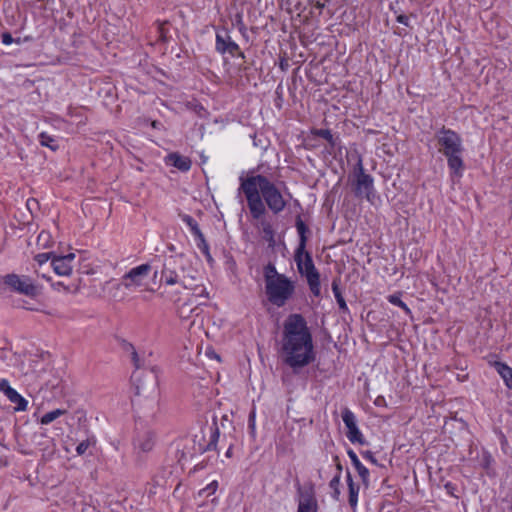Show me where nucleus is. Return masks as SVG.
I'll return each mask as SVG.
<instances>
[{"label":"nucleus","instance_id":"nucleus-44","mask_svg":"<svg viewBox=\"0 0 512 512\" xmlns=\"http://www.w3.org/2000/svg\"><path fill=\"white\" fill-rule=\"evenodd\" d=\"M337 469H338V473L341 474L342 466L339 462L337 463Z\"/></svg>","mask_w":512,"mask_h":512},{"label":"nucleus","instance_id":"nucleus-37","mask_svg":"<svg viewBox=\"0 0 512 512\" xmlns=\"http://www.w3.org/2000/svg\"><path fill=\"white\" fill-rule=\"evenodd\" d=\"M248 423H249V428L252 431H254L255 430V412L254 411H252L250 413Z\"/></svg>","mask_w":512,"mask_h":512},{"label":"nucleus","instance_id":"nucleus-36","mask_svg":"<svg viewBox=\"0 0 512 512\" xmlns=\"http://www.w3.org/2000/svg\"><path fill=\"white\" fill-rule=\"evenodd\" d=\"M2 42L5 45H10L13 42V38H12L11 34L3 33L2 34Z\"/></svg>","mask_w":512,"mask_h":512},{"label":"nucleus","instance_id":"nucleus-30","mask_svg":"<svg viewBox=\"0 0 512 512\" xmlns=\"http://www.w3.org/2000/svg\"><path fill=\"white\" fill-rule=\"evenodd\" d=\"M262 231L266 240L269 242H274V231L269 223L262 224Z\"/></svg>","mask_w":512,"mask_h":512},{"label":"nucleus","instance_id":"nucleus-1","mask_svg":"<svg viewBox=\"0 0 512 512\" xmlns=\"http://www.w3.org/2000/svg\"><path fill=\"white\" fill-rule=\"evenodd\" d=\"M281 357L294 371L316 359L312 334L301 314L289 315L283 324Z\"/></svg>","mask_w":512,"mask_h":512},{"label":"nucleus","instance_id":"nucleus-9","mask_svg":"<svg viewBox=\"0 0 512 512\" xmlns=\"http://www.w3.org/2000/svg\"><path fill=\"white\" fill-rule=\"evenodd\" d=\"M342 420L347 428L346 437L353 444L364 445L366 440L357 426L355 414L347 407L342 409Z\"/></svg>","mask_w":512,"mask_h":512},{"label":"nucleus","instance_id":"nucleus-35","mask_svg":"<svg viewBox=\"0 0 512 512\" xmlns=\"http://www.w3.org/2000/svg\"><path fill=\"white\" fill-rule=\"evenodd\" d=\"M313 5L319 11H322L326 6V0H314Z\"/></svg>","mask_w":512,"mask_h":512},{"label":"nucleus","instance_id":"nucleus-18","mask_svg":"<svg viewBox=\"0 0 512 512\" xmlns=\"http://www.w3.org/2000/svg\"><path fill=\"white\" fill-rule=\"evenodd\" d=\"M347 484L349 490V504L352 508H355L358 503L359 486L354 483L350 472H347Z\"/></svg>","mask_w":512,"mask_h":512},{"label":"nucleus","instance_id":"nucleus-28","mask_svg":"<svg viewBox=\"0 0 512 512\" xmlns=\"http://www.w3.org/2000/svg\"><path fill=\"white\" fill-rule=\"evenodd\" d=\"M316 135L325 139L331 146H335V138L330 130L320 129L316 131Z\"/></svg>","mask_w":512,"mask_h":512},{"label":"nucleus","instance_id":"nucleus-22","mask_svg":"<svg viewBox=\"0 0 512 512\" xmlns=\"http://www.w3.org/2000/svg\"><path fill=\"white\" fill-rule=\"evenodd\" d=\"M210 431V439L205 448H203V451H208L216 448V444L219 439V428L217 427L216 423H213L212 426L209 427Z\"/></svg>","mask_w":512,"mask_h":512},{"label":"nucleus","instance_id":"nucleus-13","mask_svg":"<svg viewBox=\"0 0 512 512\" xmlns=\"http://www.w3.org/2000/svg\"><path fill=\"white\" fill-rule=\"evenodd\" d=\"M0 392H2L11 403L16 404V411H26L28 401L12 388L7 379H0Z\"/></svg>","mask_w":512,"mask_h":512},{"label":"nucleus","instance_id":"nucleus-6","mask_svg":"<svg viewBox=\"0 0 512 512\" xmlns=\"http://www.w3.org/2000/svg\"><path fill=\"white\" fill-rule=\"evenodd\" d=\"M151 272V265L148 263L141 264L130 269L127 273H125L121 278V283H115L113 280L106 281L104 284V288L112 287L116 290L120 288V286H124L127 290H133L140 287L144 280L149 276Z\"/></svg>","mask_w":512,"mask_h":512},{"label":"nucleus","instance_id":"nucleus-41","mask_svg":"<svg viewBox=\"0 0 512 512\" xmlns=\"http://www.w3.org/2000/svg\"><path fill=\"white\" fill-rule=\"evenodd\" d=\"M179 316L183 319H186L189 317V314H187V311H185V306H182L179 310Z\"/></svg>","mask_w":512,"mask_h":512},{"label":"nucleus","instance_id":"nucleus-8","mask_svg":"<svg viewBox=\"0 0 512 512\" xmlns=\"http://www.w3.org/2000/svg\"><path fill=\"white\" fill-rule=\"evenodd\" d=\"M355 186L354 192L358 197L364 196L368 201H371L373 196V178L369 174H366L362 162L359 161L357 170L355 172Z\"/></svg>","mask_w":512,"mask_h":512},{"label":"nucleus","instance_id":"nucleus-10","mask_svg":"<svg viewBox=\"0 0 512 512\" xmlns=\"http://www.w3.org/2000/svg\"><path fill=\"white\" fill-rule=\"evenodd\" d=\"M183 270L182 260L178 256H169L165 258L163 269L161 271V280L167 285L179 283V272Z\"/></svg>","mask_w":512,"mask_h":512},{"label":"nucleus","instance_id":"nucleus-19","mask_svg":"<svg viewBox=\"0 0 512 512\" xmlns=\"http://www.w3.org/2000/svg\"><path fill=\"white\" fill-rule=\"evenodd\" d=\"M295 226L300 238L299 246L297 249H299V251H304L307 241L306 233L308 232V227L300 217H297Z\"/></svg>","mask_w":512,"mask_h":512},{"label":"nucleus","instance_id":"nucleus-25","mask_svg":"<svg viewBox=\"0 0 512 512\" xmlns=\"http://www.w3.org/2000/svg\"><path fill=\"white\" fill-rule=\"evenodd\" d=\"M388 301L395 305V306H398L400 307L402 310H404V312L406 314H411V310L409 309V307L401 300V297L399 294H392V295H389L388 296Z\"/></svg>","mask_w":512,"mask_h":512},{"label":"nucleus","instance_id":"nucleus-38","mask_svg":"<svg viewBox=\"0 0 512 512\" xmlns=\"http://www.w3.org/2000/svg\"><path fill=\"white\" fill-rule=\"evenodd\" d=\"M217 486H218V483L217 481H213L212 483H210L206 488L205 490L208 491V493H214L217 489Z\"/></svg>","mask_w":512,"mask_h":512},{"label":"nucleus","instance_id":"nucleus-16","mask_svg":"<svg viewBox=\"0 0 512 512\" xmlns=\"http://www.w3.org/2000/svg\"><path fill=\"white\" fill-rule=\"evenodd\" d=\"M348 456L353 464V466L355 467V469L357 470L360 478L362 479L363 483L364 484H368V479H369V470L361 463V461L359 460L358 456L356 455V453L353 451V450H349L348 451Z\"/></svg>","mask_w":512,"mask_h":512},{"label":"nucleus","instance_id":"nucleus-15","mask_svg":"<svg viewBox=\"0 0 512 512\" xmlns=\"http://www.w3.org/2000/svg\"><path fill=\"white\" fill-rule=\"evenodd\" d=\"M165 163L167 165H171V166L177 168L178 170H180L182 172L189 171L191 168V165H192V162L189 157L183 156L177 152L168 154L165 157Z\"/></svg>","mask_w":512,"mask_h":512},{"label":"nucleus","instance_id":"nucleus-40","mask_svg":"<svg viewBox=\"0 0 512 512\" xmlns=\"http://www.w3.org/2000/svg\"><path fill=\"white\" fill-rule=\"evenodd\" d=\"M132 360H133L134 365L136 366V368H139L140 365H139L138 354H137V352L134 349H133V352H132Z\"/></svg>","mask_w":512,"mask_h":512},{"label":"nucleus","instance_id":"nucleus-39","mask_svg":"<svg viewBox=\"0 0 512 512\" xmlns=\"http://www.w3.org/2000/svg\"><path fill=\"white\" fill-rule=\"evenodd\" d=\"M397 22L403 24V25H406L408 26L409 25V18L405 15H399L397 17Z\"/></svg>","mask_w":512,"mask_h":512},{"label":"nucleus","instance_id":"nucleus-26","mask_svg":"<svg viewBox=\"0 0 512 512\" xmlns=\"http://www.w3.org/2000/svg\"><path fill=\"white\" fill-rule=\"evenodd\" d=\"M315 503L312 498L301 500L298 505L297 512H313Z\"/></svg>","mask_w":512,"mask_h":512},{"label":"nucleus","instance_id":"nucleus-47","mask_svg":"<svg viewBox=\"0 0 512 512\" xmlns=\"http://www.w3.org/2000/svg\"><path fill=\"white\" fill-rule=\"evenodd\" d=\"M43 236H44V233L42 232V233L39 235L38 239L40 240Z\"/></svg>","mask_w":512,"mask_h":512},{"label":"nucleus","instance_id":"nucleus-27","mask_svg":"<svg viewBox=\"0 0 512 512\" xmlns=\"http://www.w3.org/2000/svg\"><path fill=\"white\" fill-rule=\"evenodd\" d=\"M95 439L93 438H88L82 442H80L77 447H76V452L78 455H83L86 453V451L88 450V448L92 445L95 444Z\"/></svg>","mask_w":512,"mask_h":512},{"label":"nucleus","instance_id":"nucleus-34","mask_svg":"<svg viewBox=\"0 0 512 512\" xmlns=\"http://www.w3.org/2000/svg\"><path fill=\"white\" fill-rule=\"evenodd\" d=\"M332 291H333L334 296L342 294L341 291H340V288H339V279L333 280V282H332Z\"/></svg>","mask_w":512,"mask_h":512},{"label":"nucleus","instance_id":"nucleus-21","mask_svg":"<svg viewBox=\"0 0 512 512\" xmlns=\"http://www.w3.org/2000/svg\"><path fill=\"white\" fill-rule=\"evenodd\" d=\"M182 220L190 228L192 234L195 236L196 239H202V232L199 228L197 221L193 217H191L190 215H184L182 217Z\"/></svg>","mask_w":512,"mask_h":512},{"label":"nucleus","instance_id":"nucleus-29","mask_svg":"<svg viewBox=\"0 0 512 512\" xmlns=\"http://www.w3.org/2000/svg\"><path fill=\"white\" fill-rule=\"evenodd\" d=\"M55 255L54 252L39 253L34 257V260L39 264L43 265L49 260L52 262V257Z\"/></svg>","mask_w":512,"mask_h":512},{"label":"nucleus","instance_id":"nucleus-11","mask_svg":"<svg viewBox=\"0 0 512 512\" xmlns=\"http://www.w3.org/2000/svg\"><path fill=\"white\" fill-rule=\"evenodd\" d=\"M215 49L220 54L228 53L233 57H245L244 53L240 50L239 45L232 40L229 32L226 29L217 31Z\"/></svg>","mask_w":512,"mask_h":512},{"label":"nucleus","instance_id":"nucleus-33","mask_svg":"<svg viewBox=\"0 0 512 512\" xmlns=\"http://www.w3.org/2000/svg\"><path fill=\"white\" fill-rule=\"evenodd\" d=\"M198 241L197 246L200 250H202L204 253L208 254V244L204 238V235L202 234V239H196Z\"/></svg>","mask_w":512,"mask_h":512},{"label":"nucleus","instance_id":"nucleus-12","mask_svg":"<svg viewBox=\"0 0 512 512\" xmlns=\"http://www.w3.org/2000/svg\"><path fill=\"white\" fill-rule=\"evenodd\" d=\"M75 259L74 253L67 255H53L52 257V268L54 272L59 276H70L73 271V261Z\"/></svg>","mask_w":512,"mask_h":512},{"label":"nucleus","instance_id":"nucleus-46","mask_svg":"<svg viewBox=\"0 0 512 512\" xmlns=\"http://www.w3.org/2000/svg\"><path fill=\"white\" fill-rule=\"evenodd\" d=\"M42 278H44V279H46V280H48V281H50V280H51V278H50V277H47L45 274H42Z\"/></svg>","mask_w":512,"mask_h":512},{"label":"nucleus","instance_id":"nucleus-32","mask_svg":"<svg viewBox=\"0 0 512 512\" xmlns=\"http://www.w3.org/2000/svg\"><path fill=\"white\" fill-rule=\"evenodd\" d=\"M51 287L55 291L70 292L69 287L66 286L63 282H60V281L51 283Z\"/></svg>","mask_w":512,"mask_h":512},{"label":"nucleus","instance_id":"nucleus-14","mask_svg":"<svg viewBox=\"0 0 512 512\" xmlns=\"http://www.w3.org/2000/svg\"><path fill=\"white\" fill-rule=\"evenodd\" d=\"M155 434L152 431H145L137 436L134 441V450L136 454L141 457L154 448L155 445Z\"/></svg>","mask_w":512,"mask_h":512},{"label":"nucleus","instance_id":"nucleus-4","mask_svg":"<svg viewBox=\"0 0 512 512\" xmlns=\"http://www.w3.org/2000/svg\"><path fill=\"white\" fill-rule=\"evenodd\" d=\"M263 275L268 301L278 308L285 306L295 293V282L285 274L278 273L272 263L264 267Z\"/></svg>","mask_w":512,"mask_h":512},{"label":"nucleus","instance_id":"nucleus-43","mask_svg":"<svg viewBox=\"0 0 512 512\" xmlns=\"http://www.w3.org/2000/svg\"><path fill=\"white\" fill-rule=\"evenodd\" d=\"M136 389H137V394H141L145 390L144 387L140 386L139 384L136 385Z\"/></svg>","mask_w":512,"mask_h":512},{"label":"nucleus","instance_id":"nucleus-20","mask_svg":"<svg viewBox=\"0 0 512 512\" xmlns=\"http://www.w3.org/2000/svg\"><path fill=\"white\" fill-rule=\"evenodd\" d=\"M39 142L42 146L48 147L52 151H56L59 148L58 141L46 132L39 134Z\"/></svg>","mask_w":512,"mask_h":512},{"label":"nucleus","instance_id":"nucleus-42","mask_svg":"<svg viewBox=\"0 0 512 512\" xmlns=\"http://www.w3.org/2000/svg\"><path fill=\"white\" fill-rule=\"evenodd\" d=\"M232 450H233V445L230 444L228 449H227V451H226V453H225L226 457H228V458L232 457Z\"/></svg>","mask_w":512,"mask_h":512},{"label":"nucleus","instance_id":"nucleus-7","mask_svg":"<svg viewBox=\"0 0 512 512\" xmlns=\"http://www.w3.org/2000/svg\"><path fill=\"white\" fill-rule=\"evenodd\" d=\"M3 282L11 290L26 296L33 297L38 293L37 287L34 285L30 277L25 275L20 276L14 273L7 274L4 276Z\"/></svg>","mask_w":512,"mask_h":512},{"label":"nucleus","instance_id":"nucleus-17","mask_svg":"<svg viewBox=\"0 0 512 512\" xmlns=\"http://www.w3.org/2000/svg\"><path fill=\"white\" fill-rule=\"evenodd\" d=\"M495 368L499 375L502 377L505 385L511 389L512 388V368H510L508 365L496 362Z\"/></svg>","mask_w":512,"mask_h":512},{"label":"nucleus","instance_id":"nucleus-2","mask_svg":"<svg viewBox=\"0 0 512 512\" xmlns=\"http://www.w3.org/2000/svg\"><path fill=\"white\" fill-rule=\"evenodd\" d=\"M239 190L245 195L247 206L253 219H260L266 213V206L274 214L281 213L287 201L277 186L262 174L250 172L240 177Z\"/></svg>","mask_w":512,"mask_h":512},{"label":"nucleus","instance_id":"nucleus-31","mask_svg":"<svg viewBox=\"0 0 512 512\" xmlns=\"http://www.w3.org/2000/svg\"><path fill=\"white\" fill-rule=\"evenodd\" d=\"M335 299L337 301V304H338L340 310H342L343 312H348L349 311L348 306L346 304V301H345L344 297L342 296V294L341 295H336Z\"/></svg>","mask_w":512,"mask_h":512},{"label":"nucleus","instance_id":"nucleus-24","mask_svg":"<svg viewBox=\"0 0 512 512\" xmlns=\"http://www.w3.org/2000/svg\"><path fill=\"white\" fill-rule=\"evenodd\" d=\"M329 487L332 490L331 496L334 500H339L340 497V473H337L329 482Z\"/></svg>","mask_w":512,"mask_h":512},{"label":"nucleus","instance_id":"nucleus-23","mask_svg":"<svg viewBox=\"0 0 512 512\" xmlns=\"http://www.w3.org/2000/svg\"><path fill=\"white\" fill-rule=\"evenodd\" d=\"M65 413L66 410L64 409H55L53 411L47 412L41 417L40 423L43 425H48L51 422L58 419L59 417H61L62 415H64Z\"/></svg>","mask_w":512,"mask_h":512},{"label":"nucleus","instance_id":"nucleus-5","mask_svg":"<svg viewBox=\"0 0 512 512\" xmlns=\"http://www.w3.org/2000/svg\"><path fill=\"white\" fill-rule=\"evenodd\" d=\"M295 261L299 273L306 277L311 293L318 297L320 295V274L315 268L311 255L297 249Z\"/></svg>","mask_w":512,"mask_h":512},{"label":"nucleus","instance_id":"nucleus-3","mask_svg":"<svg viewBox=\"0 0 512 512\" xmlns=\"http://www.w3.org/2000/svg\"><path fill=\"white\" fill-rule=\"evenodd\" d=\"M435 140L439 153L447 159L452 177L461 178L465 168L462 158L464 147L461 136L454 130L443 126L436 131Z\"/></svg>","mask_w":512,"mask_h":512},{"label":"nucleus","instance_id":"nucleus-45","mask_svg":"<svg viewBox=\"0 0 512 512\" xmlns=\"http://www.w3.org/2000/svg\"><path fill=\"white\" fill-rule=\"evenodd\" d=\"M155 387H156V383H155V380L153 379V381L151 383V388L153 391L155 390Z\"/></svg>","mask_w":512,"mask_h":512}]
</instances>
